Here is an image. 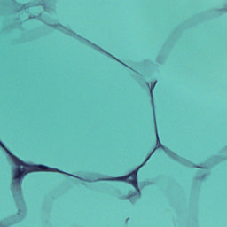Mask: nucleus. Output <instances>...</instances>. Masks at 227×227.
Listing matches in <instances>:
<instances>
[{
	"label": "nucleus",
	"mask_w": 227,
	"mask_h": 227,
	"mask_svg": "<svg viewBox=\"0 0 227 227\" xmlns=\"http://www.w3.org/2000/svg\"><path fill=\"white\" fill-rule=\"evenodd\" d=\"M0 146H2V148H4V150L10 154L14 164L18 166V168L14 171V176L12 178V191H17L19 194H20L22 178H24V176L27 175V173H33V171H43L46 173H63L64 175H67L66 172L55 168L47 167L45 165H31L22 161L17 156L13 155L11 152H9V150L6 148V146H4V144H3L2 141H0Z\"/></svg>",
	"instance_id": "nucleus-1"
},
{
	"label": "nucleus",
	"mask_w": 227,
	"mask_h": 227,
	"mask_svg": "<svg viewBox=\"0 0 227 227\" xmlns=\"http://www.w3.org/2000/svg\"><path fill=\"white\" fill-rule=\"evenodd\" d=\"M139 171V168L135 169L132 173H130L128 176H119V177H114V178H88L86 179V182H98L100 180H110L112 182H127V184H130L135 187L136 192L129 195L128 198L129 200H132V198H139L141 196V192L139 191V187L137 185V172Z\"/></svg>",
	"instance_id": "nucleus-2"
},
{
	"label": "nucleus",
	"mask_w": 227,
	"mask_h": 227,
	"mask_svg": "<svg viewBox=\"0 0 227 227\" xmlns=\"http://www.w3.org/2000/svg\"><path fill=\"white\" fill-rule=\"evenodd\" d=\"M156 135H157L156 145L161 146V148H163L165 153H167V155H169V157H172V159H176V154H175V153L171 152L169 149H168L162 145V144L160 143V140L159 139V133H157V129H156Z\"/></svg>",
	"instance_id": "nucleus-3"
},
{
	"label": "nucleus",
	"mask_w": 227,
	"mask_h": 227,
	"mask_svg": "<svg viewBox=\"0 0 227 227\" xmlns=\"http://www.w3.org/2000/svg\"><path fill=\"white\" fill-rule=\"evenodd\" d=\"M155 84H157V81H155L154 84L153 86H151L150 88V93H151V97H152V100L153 99V89L155 88ZM153 103V112L155 113V106L153 105V100L152 101Z\"/></svg>",
	"instance_id": "nucleus-4"
},
{
	"label": "nucleus",
	"mask_w": 227,
	"mask_h": 227,
	"mask_svg": "<svg viewBox=\"0 0 227 227\" xmlns=\"http://www.w3.org/2000/svg\"><path fill=\"white\" fill-rule=\"evenodd\" d=\"M101 51H102V52H104L105 54H108V56H110L111 58H113V55L107 53V51H105L104 50H101Z\"/></svg>",
	"instance_id": "nucleus-5"
},
{
	"label": "nucleus",
	"mask_w": 227,
	"mask_h": 227,
	"mask_svg": "<svg viewBox=\"0 0 227 227\" xmlns=\"http://www.w3.org/2000/svg\"><path fill=\"white\" fill-rule=\"evenodd\" d=\"M116 59V61H120V60H118V59Z\"/></svg>",
	"instance_id": "nucleus-6"
},
{
	"label": "nucleus",
	"mask_w": 227,
	"mask_h": 227,
	"mask_svg": "<svg viewBox=\"0 0 227 227\" xmlns=\"http://www.w3.org/2000/svg\"><path fill=\"white\" fill-rule=\"evenodd\" d=\"M116 59V61H120V60H118V59Z\"/></svg>",
	"instance_id": "nucleus-7"
},
{
	"label": "nucleus",
	"mask_w": 227,
	"mask_h": 227,
	"mask_svg": "<svg viewBox=\"0 0 227 227\" xmlns=\"http://www.w3.org/2000/svg\"><path fill=\"white\" fill-rule=\"evenodd\" d=\"M146 160H148V158L145 160V162H146Z\"/></svg>",
	"instance_id": "nucleus-8"
}]
</instances>
